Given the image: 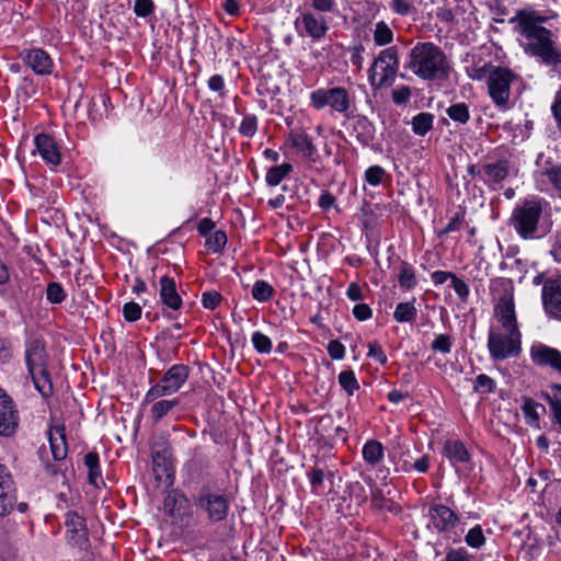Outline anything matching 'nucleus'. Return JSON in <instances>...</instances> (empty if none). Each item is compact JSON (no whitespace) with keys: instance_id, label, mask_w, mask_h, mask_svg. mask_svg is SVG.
I'll list each match as a JSON object with an SVG mask.
<instances>
[{"instance_id":"obj_1","label":"nucleus","mask_w":561,"mask_h":561,"mask_svg":"<svg viewBox=\"0 0 561 561\" xmlns=\"http://www.w3.org/2000/svg\"><path fill=\"white\" fill-rule=\"evenodd\" d=\"M545 20L535 12L520 10L511 21L517 23V32L528 41L526 53L547 66H558L561 64V50L551 39V31L540 25Z\"/></svg>"},{"instance_id":"obj_2","label":"nucleus","mask_w":561,"mask_h":561,"mask_svg":"<svg viewBox=\"0 0 561 561\" xmlns=\"http://www.w3.org/2000/svg\"><path fill=\"white\" fill-rule=\"evenodd\" d=\"M404 69L425 81L448 77L450 65L445 51L432 42H417L409 50Z\"/></svg>"},{"instance_id":"obj_3","label":"nucleus","mask_w":561,"mask_h":561,"mask_svg":"<svg viewBox=\"0 0 561 561\" xmlns=\"http://www.w3.org/2000/svg\"><path fill=\"white\" fill-rule=\"evenodd\" d=\"M541 216L542 202L539 198H529L515 206L510 222L523 239H533Z\"/></svg>"},{"instance_id":"obj_4","label":"nucleus","mask_w":561,"mask_h":561,"mask_svg":"<svg viewBox=\"0 0 561 561\" xmlns=\"http://www.w3.org/2000/svg\"><path fill=\"white\" fill-rule=\"evenodd\" d=\"M399 70V50L397 46L382 49L368 70V80L375 90L391 87Z\"/></svg>"},{"instance_id":"obj_5","label":"nucleus","mask_w":561,"mask_h":561,"mask_svg":"<svg viewBox=\"0 0 561 561\" xmlns=\"http://www.w3.org/2000/svg\"><path fill=\"white\" fill-rule=\"evenodd\" d=\"M430 522L427 528L444 536L446 539H451L454 543L461 541V531L456 528L460 523L459 516L443 504L432 505L428 510Z\"/></svg>"},{"instance_id":"obj_6","label":"nucleus","mask_w":561,"mask_h":561,"mask_svg":"<svg viewBox=\"0 0 561 561\" xmlns=\"http://www.w3.org/2000/svg\"><path fill=\"white\" fill-rule=\"evenodd\" d=\"M187 366L173 365L167 370L162 379L147 391L144 402L149 403L175 393L187 380Z\"/></svg>"},{"instance_id":"obj_7","label":"nucleus","mask_w":561,"mask_h":561,"mask_svg":"<svg viewBox=\"0 0 561 561\" xmlns=\"http://www.w3.org/2000/svg\"><path fill=\"white\" fill-rule=\"evenodd\" d=\"M311 105L317 110L330 106L332 111L345 114L351 106V96L343 87L318 89L310 94Z\"/></svg>"},{"instance_id":"obj_8","label":"nucleus","mask_w":561,"mask_h":561,"mask_svg":"<svg viewBox=\"0 0 561 561\" xmlns=\"http://www.w3.org/2000/svg\"><path fill=\"white\" fill-rule=\"evenodd\" d=\"M516 78L512 70L493 67L488 76L489 94L497 106H506L511 94V83Z\"/></svg>"},{"instance_id":"obj_9","label":"nucleus","mask_w":561,"mask_h":561,"mask_svg":"<svg viewBox=\"0 0 561 561\" xmlns=\"http://www.w3.org/2000/svg\"><path fill=\"white\" fill-rule=\"evenodd\" d=\"M488 348L492 358L503 360L511 356H516L520 351V333L514 332H489Z\"/></svg>"},{"instance_id":"obj_10","label":"nucleus","mask_w":561,"mask_h":561,"mask_svg":"<svg viewBox=\"0 0 561 561\" xmlns=\"http://www.w3.org/2000/svg\"><path fill=\"white\" fill-rule=\"evenodd\" d=\"M163 512L173 523H183L191 516V507L184 493L176 489L167 492L163 499Z\"/></svg>"},{"instance_id":"obj_11","label":"nucleus","mask_w":561,"mask_h":561,"mask_svg":"<svg viewBox=\"0 0 561 561\" xmlns=\"http://www.w3.org/2000/svg\"><path fill=\"white\" fill-rule=\"evenodd\" d=\"M295 26L301 35H307L313 41H320L329 31L328 20L313 12H302L295 21Z\"/></svg>"},{"instance_id":"obj_12","label":"nucleus","mask_w":561,"mask_h":561,"mask_svg":"<svg viewBox=\"0 0 561 561\" xmlns=\"http://www.w3.org/2000/svg\"><path fill=\"white\" fill-rule=\"evenodd\" d=\"M19 425V414L13 400L0 389V435L11 436Z\"/></svg>"},{"instance_id":"obj_13","label":"nucleus","mask_w":561,"mask_h":561,"mask_svg":"<svg viewBox=\"0 0 561 561\" xmlns=\"http://www.w3.org/2000/svg\"><path fill=\"white\" fill-rule=\"evenodd\" d=\"M542 302L549 317L561 319V276L548 279L543 284Z\"/></svg>"},{"instance_id":"obj_14","label":"nucleus","mask_w":561,"mask_h":561,"mask_svg":"<svg viewBox=\"0 0 561 561\" xmlns=\"http://www.w3.org/2000/svg\"><path fill=\"white\" fill-rule=\"evenodd\" d=\"M21 58L38 76L50 75L53 71V59L42 48L25 49L21 53Z\"/></svg>"},{"instance_id":"obj_15","label":"nucleus","mask_w":561,"mask_h":561,"mask_svg":"<svg viewBox=\"0 0 561 561\" xmlns=\"http://www.w3.org/2000/svg\"><path fill=\"white\" fill-rule=\"evenodd\" d=\"M66 527L71 543L80 549H85L89 539L83 517L75 512L67 513Z\"/></svg>"},{"instance_id":"obj_16","label":"nucleus","mask_w":561,"mask_h":561,"mask_svg":"<svg viewBox=\"0 0 561 561\" xmlns=\"http://www.w3.org/2000/svg\"><path fill=\"white\" fill-rule=\"evenodd\" d=\"M197 504L207 511L209 519L214 522L225 519L229 508L228 500L220 494L201 495Z\"/></svg>"},{"instance_id":"obj_17","label":"nucleus","mask_w":561,"mask_h":561,"mask_svg":"<svg viewBox=\"0 0 561 561\" xmlns=\"http://www.w3.org/2000/svg\"><path fill=\"white\" fill-rule=\"evenodd\" d=\"M495 317L505 332L520 333L517 327L515 307L512 298L503 297L495 308Z\"/></svg>"},{"instance_id":"obj_18","label":"nucleus","mask_w":561,"mask_h":561,"mask_svg":"<svg viewBox=\"0 0 561 561\" xmlns=\"http://www.w3.org/2000/svg\"><path fill=\"white\" fill-rule=\"evenodd\" d=\"M25 360L28 373H43L46 367V353L44 343L39 340L28 341L25 351Z\"/></svg>"},{"instance_id":"obj_19","label":"nucleus","mask_w":561,"mask_h":561,"mask_svg":"<svg viewBox=\"0 0 561 561\" xmlns=\"http://www.w3.org/2000/svg\"><path fill=\"white\" fill-rule=\"evenodd\" d=\"M530 355L536 364L550 366L561 373V353L557 348L538 344L531 347Z\"/></svg>"},{"instance_id":"obj_20","label":"nucleus","mask_w":561,"mask_h":561,"mask_svg":"<svg viewBox=\"0 0 561 561\" xmlns=\"http://www.w3.org/2000/svg\"><path fill=\"white\" fill-rule=\"evenodd\" d=\"M152 473L159 486L170 488L174 482L173 459L152 458Z\"/></svg>"},{"instance_id":"obj_21","label":"nucleus","mask_w":561,"mask_h":561,"mask_svg":"<svg viewBox=\"0 0 561 561\" xmlns=\"http://www.w3.org/2000/svg\"><path fill=\"white\" fill-rule=\"evenodd\" d=\"M159 283V296L162 304L172 310H179L182 306V298L178 294L174 278L162 276Z\"/></svg>"},{"instance_id":"obj_22","label":"nucleus","mask_w":561,"mask_h":561,"mask_svg":"<svg viewBox=\"0 0 561 561\" xmlns=\"http://www.w3.org/2000/svg\"><path fill=\"white\" fill-rule=\"evenodd\" d=\"M35 145L41 157L49 164L56 167L61 161L60 152L54 139L46 135L41 134L35 137Z\"/></svg>"},{"instance_id":"obj_23","label":"nucleus","mask_w":561,"mask_h":561,"mask_svg":"<svg viewBox=\"0 0 561 561\" xmlns=\"http://www.w3.org/2000/svg\"><path fill=\"white\" fill-rule=\"evenodd\" d=\"M482 180L488 184H497L504 181L510 173V162L506 159L488 163L482 167Z\"/></svg>"},{"instance_id":"obj_24","label":"nucleus","mask_w":561,"mask_h":561,"mask_svg":"<svg viewBox=\"0 0 561 561\" xmlns=\"http://www.w3.org/2000/svg\"><path fill=\"white\" fill-rule=\"evenodd\" d=\"M51 456H67L68 447L64 425H53L47 432Z\"/></svg>"},{"instance_id":"obj_25","label":"nucleus","mask_w":561,"mask_h":561,"mask_svg":"<svg viewBox=\"0 0 561 561\" xmlns=\"http://www.w3.org/2000/svg\"><path fill=\"white\" fill-rule=\"evenodd\" d=\"M291 146L295 147L305 158H310L316 153V147L311 138L305 133H291Z\"/></svg>"},{"instance_id":"obj_26","label":"nucleus","mask_w":561,"mask_h":561,"mask_svg":"<svg viewBox=\"0 0 561 561\" xmlns=\"http://www.w3.org/2000/svg\"><path fill=\"white\" fill-rule=\"evenodd\" d=\"M545 397L552 410L553 425L561 432V386H553Z\"/></svg>"},{"instance_id":"obj_27","label":"nucleus","mask_w":561,"mask_h":561,"mask_svg":"<svg viewBox=\"0 0 561 561\" xmlns=\"http://www.w3.org/2000/svg\"><path fill=\"white\" fill-rule=\"evenodd\" d=\"M84 465L88 468L89 483L95 489H101L105 485L102 477L99 458H84Z\"/></svg>"},{"instance_id":"obj_28","label":"nucleus","mask_w":561,"mask_h":561,"mask_svg":"<svg viewBox=\"0 0 561 561\" xmlns=\"http://www.w3.org/2000/svg\"><path fill=\"white\" fill-rule=\"evenodd\" d=\"M417 310L414 300L408 302H400L397 305L393 318L397 322H411L415 319Z\"/></svg>"},{"instance_id":"obj_29","label":"nucleus","mask_w":561,"mask_h":561,"mask_svg":"<svg viewBox=\"0 0 561 561\" xmlns=\"http://www.w3.org/2000/svg\"><path fill=\"white\" fill-rule=\"evenodd\" d=\"M153 404L150 409L151 419L154 422H159L163 416H165L174 407L179 404L178 399L173 400H154Z\"/></svg>"},{"instance_id":"obj_30","label":"nucleus","mask_w":561,"mask_h":561,"mask_svg":"<svg viewBox=\"0 0 561 561\" xmlns=\"http://www.w3.org/2000/svg\"><path fill=\"white\" fill-rule=\"evenodd\" d=\"M291 170L293 167L290 163H282L270 168L266 173V183L271 186L278 185Z\"/></svg>"},{"instance_id":"obj_31","label":"nucleus","mask_w":561,"mask_h":561,"mask_svg":"<svg viewBox=\"0 0 561 561\" xmlns=\"http://www.w3.org/2000/svg\"><path fill=\"white\" fill-rule=\"evenodd\" d=\"M446 114L450 119L458 124H466L470 118L469 107L466 103L459 102L451 104L447 110Z\"/></svg>"},{"instance_id":"obj_32","label":"nucleus","mask_w":561,"mask_h":561,"mask_svg":"<svg viewBox=\"0 0 561 561\" xmlns=\"http://www.w3.org/2000/svg\"><path fill=\"white\" fill-rule=\"evenodd\" d=\"M434 116L430 113H420L412 119V129L419 136H424L433 128Z\"/></svg>"},{"instance_id":"obj_33","label":"nucleus","mask_w":561,"mask_h":561,"mask_svg":"<svg viewBox=\"0 0 561 561\" xmlns=\"http://www.w3.org/2000/svg\"><path fill=\"white\" fill-rule=\"evenodd\" d=\"M538 409L545 410V408L541 404L536 403L530 398H524L523 400V413L525 415L527 424L531 426H537L539 421V413Z\"/></svg>"},{"instance_id":"obj_34","label":"nucleus","mask_w":561,"mask_h":561,"mask_svg":"<svg viewBox=\"0 0 561 561\" xmlns=\"http://www.w3.org/2000/svg\"><path fill=\"white\" fill-rule=\"evenodd\" d=\"M16 502V489L15 486L9 488L8 490H0V516H7L13 511Z\"/></svg>"},{"instance_id":"obj_35","label":"nucleus","mask_w":561,"mask_h":561,"mask_svg":"<svg viewBox=\"0 0 561 561\" xmlns=\"http://www.w3.org/2000/svg\"><path fill=\"white\" fill-rule=\"evenodd\" d=\"M273 294V286L262 279L256 280L251 290L252 297L260 302L268 301L272 298Z\"/></svg>"},{"instance_id":"obj_36","label":"nucleus","mask_w":561,"mask_h":561,"mask_svg":"<svg viewBox=\"0 0 561 561\" xmlns=\"http://www.w3.org/2000/svg\"><path fill=\"white\" fill-rule=\"evenodd\" d=\"M486 538L480 525L471 527L465 536V542L472 549H480L485 545Z\"/></svg>"},{"instance_id":"obj_37","label":"nucleus","mask_w":561,"mask_h":561,"mask_svg":"<svg viewBox=\"0 0 561 561\" xmlns=\"http://www.w3.org/2000/svg\"><path fill=\"white\" fill-rule=\"evenodd\" d=\"M374 41L378 46H385L393 41V32L386 22L380 21L376 24L374 31Z\"/></svg>"},{"instance_id":"obj_38","label":"nucleus","mask_w":561,"mask_h":561,"mask_svg":"<svg viewBox=\"0 0 561 561\" xmlns=\"http://www.w3.org/2000/svg\"><path fill=\"white\" fill-rule=\"evenodd\" d=\"M30 375L35 388L42 393V396L47 397L51 393V383L46 367H44L43 373L34 371L30 373Z\"/></svg>"},{"instance_id":"obj_39","label":"nucleus","mask_w":561,"mask_h":561,"mask_svg":"<svg viewBox=\"0 0 561 561\" xmlns=\"http://www.w3.org/2000/svg\"><path fill=\"white\" fill-rule=\"evenodd\" d=\"M537 174L546 176L561 195V167L554 164L545 167L537 171Z\"/></svg>"},{"instance_id":"obj_40","label":"nucleus","mask_w":561,"mask_h":561,"mask_svg":"<svg viewBox=\"0 0 561 561\" xmlns=\"http://www.w3.org/2000/svg\"><path fill=\"white\" fill-rule=\"evenodd\" d=\"M371 506L378 511H397L394 503L385 497L382 492L378 489L371 490Z\"/></svg>"},{"instance_id":"obj_41","label":"nucleus","mask_w":561,"mask_h":561,"mask_svg":"<svg viewBox=\"0 0 561 561\" xmlns=\"http://www.w3.org/2000/svg\"><path fill=\"white\" fill-rule=\"evenodd\" d=\"M339 383L348 396H352L359 388L353 370L341 371L339 375Z\"/></svg>"},{"instance_id":"obj_42","label":"nucleus","mask_w":561,"mask_h":561,"mask_svg":"<svg viewBox=\"0 0 561 561\" xmlns=\"http://www.w3.org/2000/svg\"><path fill=\"white\" fill-rule=\"evenodd\" d=\"M151 456H165L167 454H171V444L165 435H157L152 438L151 442Z\"/></svg>"},{"instance_id":"obj_43","label":"nucleus","mask_w":561,"mask_h":561,"mask_svg":"<svg viewBox=\"0 0 561 561\" xmlns=\"http://www.w3.org/2000/svg\"><path fill=\"white\" fill-rule=\"evenodd\" d=\"M227 244V236L224 231L217 230L209 234L206 240V247L214 253L220 252Z\"/></svg>"},{"instance_id":"obj_44","label":"nucleus","mask_w":561,"mask_h":561,"mask_svg":"<svg viewBox=\"0 0 561 561\" xmlns=\"http://www.w3.org/2000/svg\"><path fill=\"white\" fill-rule=\"evenodd\" d=\"M451 337L448 334H436L431 344V350L440 354H448L451 351Z\"/></svg>"},{"instance_id":"obj_45","label":"nucleus","mask_w":561,"mask_h":561,"mask_svg":"<svg viewBox=\"0 0 561 561\" xmlns=\"http://www.w3.org/2000/svg\"><path fill=\"white\" fill-rule=\"evenodd\" d=\"M398 280L400 286L405 289H412L416 286V277L414 271L407 263H403Z\"/></svg>"},{"instance_id":"obj_46","label":"nucleus","mask_w":561,"mask_h":561,"mask_svg":"<svg viewBox=\"0 0 561 561\" xmlns=\"http://www.w3.org/2000/svg\"><path fill=\"white\" fill-rule=\"evenodd\" d=\"M257 130V117L253 114L245 115L239 126V133L248 138L255 135Z\"/></svg>"},{"instance_id":"obj_47","label":"nucleus","mask_w":561,"mask_h":561,"mask_svg":"<svg viewBox=\"0 0 561 561\" xmlns=\"http://www.w3.org/2000/svg\"><path fill=\"white\" fill-rule=\"evenodd\" d=\"M252 344L254 348L262 354H268L272 350L271 339L260 331H255L252 334Z\"/></svg>"},{"instance_id":"obj_48","label":"nucleus","mask_w":561,"mask_h":561,"mask_svg":"<svg viewBox=\"0 0 561 561\" xmlns=\"http://www.w3.org/2000/svg\"><path fill=\"white\" fill-rule=\"evenodd\" d=\"M46 297L50 304H61L66 299V293L59 283H49Z\"/></svg>"},{"instance_id":"obj_49","label":"nucleus","mask_w":561,"mask_h":561,"mask_svg":"<svg viewBox=\"0 0 561 561\" xmlns=\"http://www.w3.org/2000/svg\"><path fill=\"white\" fill-rule=\"evenodd\" d=\"M495 389V381L488 375L480 374L476 378L473 390L479 393H491Z\"/></svg>"},{"instance_id":"obj_50","label":"nucleus","mask_w":561,"mask_h":561,"mask_svg":"<svg viewBox=\"0 0 561 561\" xmlns=\"http://www.w3.org/2000/svg\"><path fill=\"white\" fill-rule=\"evenodd\" d=\"M385 175V169L379 167V165H373V167H369L366 172H365V180L370 184V185H378L381 183L382 181V178Z\"/></svg>"},{"instance_id":"obj_51","label":"nucleus","mask_w":561,"mask_h":561,"mask_svg":"<svg viewBox=\"0 0 561 561\" xmlns=\"http://www.w3.org/2000/svg\"><path fill=\"white\" fill-rule=\"evenodd\" d=\"M154 10L152 0H136L134 4V12L137 16L147 18Z\"/></svg>"},{"instance_id":"obj_52","label":"nucleus","mask_w":561,"mask_h":561,"mask_svg":"<svg viewBox=\"0 0 561 561\" xmlns=\"http://www.w3.org/2000/svg\"><path fill=\"white\" fill-rule=\"evenodd\" d=\"M123 314L126 321L134 322L141 317V307L134 302H127L123 307Z\"/></svg>"},{"instance_id":"obj_53","label":"nucleus","mask_w":561,"mask_h":561,"mask_svg":"<svg viewBox=\"0 0 561 561\" xmlns=\"http://www.w3.org/2000/svg\"><path fill=\"white\" fill-rule=\"evenodd\" d=\"M309 481L312 486V491L314 493H319L321 491L323 481H324V471L321 468H313L309 473Z\"/></svg>"},{"instance_id":"obj_54","label":"nucleus","mask_w":561,"mask_h":561,"mask_svg":"<svg viewBox=\"0 0 561 561\" xmlns=\"http://www.w3.org/2000/svg\"><path fill=\"white\" fill-rule=\"evenodd\" d=\"M446 456H468V450L459 440H447L444 445Z\"/></svg>"},{"instance_id":"obj_55","label":"nucleus","mask_w":561,"mask_h":561,"mask_svg":"<svg viewBox=\"0 0 561 561\" xmlns=\"http://www.w3.org/2000/svg\"><path fill=\"white\" fill-rule=\"evenodd\" d=\"M367 356L373 358V359H375L380 365H386L387 360H388L387 355L385 354L381 345L378 344L377 342H370L368 344V354H367Z\"/></svg>"},{"instance_id":"obj_56","label":"nucleus","mask_w":561,"mask_h":561,"mask_svg":"<svg viewBox=\"0 0 561 561\" xmlns=\"http://www.w3.org/2000/svg\"><path fill=\"white\" fill-rule=\"evenodd\" d=\"M443 561H471V556L463 547L453 548L446 552Z\"/></svg>"},{"instance_id":"obj_57","label":"nucleus","mask_w":561,"mask_h":561,"mask_svg":"<svg viewBox=\"0 0 561 561\" xmlns=\"http://www.w3.org/2000/svg\"><path fill=\"white\" fill-rule=\"evenodd\" d=\"M222 297L217 291H206L202 296V304L204 308L214 310L220 304Z\"/></svg>"},{"instance_id":"obj_58","label":"nucleus","mask_w":561,"mask_h":561,"mask_svg":"<svg viewBox=\"0 0 561 561\" xmlns=\"http://www.w3.org/2000/svg\"><path fill=\"white\" fill-rule=\"evenodd\" d=\"M327 350L332 359L340 360L343 359L345 356V347L337 340L330 341Z\"/></svg>"},{"instance_id":"obj_59","label":"nucleus","mask_w":561,"mask_h":561,"mask_svg":"<svg viewBox=\"0 0 561 561\" xmlns=\"http://www.w3.org/2000/svg\"><path fill=\"white\" fill-rule=\"evenodd\" d=\"M352 313L358 321H366L373 317V310L367 304L355 305Z\"/></svg>"},{"instance_id":"obj_60","label":"nucleus","mask_w":561,"mask_h":561,"mask_svg":"<svg viewBox=\"0 0 561 561\" xmlns=\"http://www.w3.org/2000/svg\"><path fill=\"white\" fill-rule=\"evenodd\" d=\"M391 95H392V101L396 104H404L411 98V89L407 85H403L401 88L394 89L392 91Z\"/></svg>"},{"instance_id":"obj_61","label":"nucleus","mask_w":561,"mask_h":561,"mask_svg":"<svg viewBox=\"0 0 561 561\" xmlns=\"http://www.w3.org/2000/svg\"><path fill=\"white\" fill-rule=\"evenodd\" d=\"M335 5V0H311V7L320 13L333 12Z\"/></svg>"},{"instance_id":"obj_62","label":"nucleus","mask_w":561,"mask_h":561,"mask_svg":"<svg viewBox=\"0 0 561 561\" xmlns=\"http://www.w3.org/2000/svg\"><path fill=\"white\" fill-rule=\"evenodd\" d=\"M451 287L461 299H466L469 296L468 285L455 274L451 277Z\"/></svg>"},{"instance_id":"obj_63","label":"nucleus","mask_w":561,"mask_h":561,"mask_svg":"<svg viewBox=\"0 0 561 561\" xmlns=\"http://www.w3.org/2000/svg\"><path fill=\"white\" fill-rule=\"evenodd\" d=\"M383 447L377 440H368L363 447V456H382Z\"/></svg>"},{"instance_id":"obj_64","label":"nucleus","mask_w":561,"mask_h":561,"mask_svg":"<svg viewBox=\"0 0 561 561\" xmlns=\"http://www.w3.org/2000/svg\"><path fill=\"white\" fill-rule=\"evenodd\" d=\"M390 8L392 11L400 15H408L413 10V7L409 3L408 0H392Z\"/></svg>"}]
</instances>
